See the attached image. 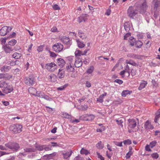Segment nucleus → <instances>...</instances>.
Returning a JSON list of instances; mask_svg holds the SVG:
<instances>
[{
  "label": "nucleus",
  "instance_id": "f257e3e1",
  "mask_svg": "<svg viewBox=\"0 0 160 160\" xmlns=\"http://www.w3.org/2000/svg\"><path fill=\"white\" fill-rule=\"evenodd\" d=\"M135 7L139 13L143 14L147 10L148 5L146 0H139L135 4Z\"/></svg>",
  "mask_w": 160,
  "mask_h": 160
},
{
  "label": "nucleus",
  "instance_id": "f03ea898",
  "mask_svg": "<svg viewBox=\"0 0 160 160\" xmlns=\"http://www.w3.org/2000/svg\"><path fill=\"white\" fill-rule=\"evenodd\" d=\"M36 79L35 76L33 74H31L28 77H25L23 78L24 83L27 86L32 87L36 83Z\"/></svg>",
  "mask_w": 160,
  "mask_h": 160
},
{
  "label": "nucleus",
  "instance_id": "7ed1b4c3",
  "mask_svg": "<svg viewBox=\"0 0 160 160\" xmlns=\"http://www.w3.org/2000/svg\"><path fill=\"white\" fill-rule=\"evenodd\" d=\"M22 126L19 124H12L10 126L9 130L14 134L20 133L22 131Z\"/></svg>",
  "mask_w": 160,
  "mask_h": 160
},
{
  "label": "nucleus",
  "instance_id": "20e7f679",
  "mask_svg": "<svg viewBox=\"0 0 160 160\" xmlns=\"http://www.w3.org/2000/svg\"><path fill=\"white\" fill-rule=\"evenodd\" d=\"M5 146L14 151H17L20 148L19 145L15 142H9L5 144Z\"/></svg>",
  "mask_w": 160,
  "mask_h": 160
},
{
  "label": "nucleus",
  "instance_id": "39448f33",
  "mask_svg": "<svg viewBox=\"0 0 160 160\" xmlns=\"http://www.w3.org/2000/svg\"><path fill=\"white\" fill-rule=\"evenodd\" d=\"M53 50L56 52L59 53L62 52L64 49V46L61 43H56L52 46Z\"/></svg>",
  "mask_w": 160,
  "mask_h": 160
},
{
  "label": "nucleus",
  "instance_id": "423d86ee",
  "mask_svg": "<svg viewBox=\"0 0 160 160\" xmlns=\"http://www.w3.org/2000/svg\"><path fill=\"white\" fill-rule=\"evenodd\" d=\"M61 41L67 46V48H69L72 44L71 40L68 37L63 36L60 38Z\"/></svg>",
  "mask_w": 160,
  "mask_h": 160
},
{
  "label": "nucleus",
  "instance_id": "0eeeda50",
  "mask_svg": "<svg viewBox=\"0 0 160 160\" xmlns=\"http://www.w3.org/2000/svg\"><path fill=\"white\" fill-rule=\"evenodd\" d=\"M138 12L136 8L134 9L131 6L128 9L127 13L130 18H133L138 14Z\"/></svg>",
  "mask_w": 160,
  "mask_h": 160
},
{
  "label": "nucleus",
  "instance_id": "6e6552de",
  "mask_svg": "<svg viewBox=\"0 0 160 160\" xmlns=\"http://www.w3.org/2000/svg\"><path fill=\"white\" fill-rule=\"evenodd\" d=\"M57 68V65L54 62L48 63L45 65V69L50 72L54 71Z\"/></svg>",
  "mask_w": 160,
  "mask_h": 160
},
{
  "label": "nucleus",
  "instance_id": "1a4fd4ad",
  "mask_svg": "<svg viewBox=\"0 0 160 160\" xmlns=\"http://www.w3.org/2000/svg\"><path fill=\"white\" fill-rule=\"evenodd\" d=\"M12 29V28L11 27L4 26L0 29V34L1 36H4L10 32Z\"/></svg>",
  "mask_w": 160,
  "mask_h": 160
},
{
  "label": "nucleus",
  "instance_id": "9d476101",
  "mask_svg": "<svg viewBox=\"0 0 160 160\" xmlns=\"http://www.w3.org/2000/svg\"><path fill=\"white\" fill-rule=\"evenodd\" d=\"M128 126L130 128L133 129L136 127L137 125V122L135 120L129 119L128 120Z\"/></svg>",
  "mask_w": 160,
  "mask_h": 160
},
{
  "label": "nucleus",
  "instance_id": "9b49d317",
  "mask_svg": "<svg viewBox=\"0 0 160 160\" xmlns=\"http://www.w3.org/2000/svg\"><path fill=\"white\" fill-rule=\"evenodd\" d=\"M6 85L7 86L6 87H4V88L2 90L3 93L8 94L13 90V89L12 85L7 84Z\"/></svg>",
  "mask_w": 160,
  "mask_h": 160
},
{
  "label": "nucleus",
  "instance_id": "f8f14e48",
  "mask_svg": "<svg viewBox=\"0 0 160 160\" xmlns=\"http://www.w3.org/2000/svg\"><path fill=\"white\" fill-rule=\"evenodd\" d=\"M152 3L153 10H160V0H153Z\"/></svg>",
  "mask_w": 160,
  "mask_h": 160
},
{
  "label": "nucleus",
  "instance_id": "ddd939ff",
  "mask_svg": "<svg viewBox=\"0 0 160 160\" xmlns=\"http://www.w3.org/2000/svg\"><path fill=\"white\" fill-rule=\"evenodd\" d=\"M88 15L87 14H82L78 18V21L79 23L84 22L88 19Z\"/></svg>",
  "mask_w": 160,
  "mask_h": 160
},
{
  "label": "nucleus",
  "instance_id": "4468645a",
  "mask_svg": "<svg viewBox=\"0 0 160 160\" xmlns=\"http://www.w3.org/2000/svg\"><path fill=\"white\" fill-rule=\"evenodd\" d=\"M74 64L76 68L80 67L82 64V59L79 57L77 58L76 59V61Z\"/></svg>",
  "mask_w": 160,
  "mask_h": 160
},
{
  "label": "nucleus",
  "instance_id": "2eb2a0df",
  "mask_svg": "<svg viewBox=\"0 0 160 160\" xmlns=\"http://www.w3.org/2000/svg\"><path fill=\"white\" fill-rule=\"evenodd\" d=\"M4 50L6 53H10L13 50V49L12 47L8 44H6L3 47Z\"/></svg>",
  "mask_w": 160,
  "mask_h": 160
},
{
  "label": "nucleus",
  "instance_id": "dca6fc26",
  "mask_svg": "<svg viewBox=\"0 0 160 160\" xmlns=\"http://www.w3.org/2000/svg\"><path fill=\"white\" fill-rule=\"evenodd\" d=\"M57 61L58 65L61 67H63L66 63V62L64 60L61 58L58 59H57Z\"/></svg>",
  "mask_w": 160,
  "mask_h": 160
},
{
  "label": "nucleus",
  "instance_id": "f3484780",
  "mask_svg": "<svg viewBox=\"0 0 160 160\" xmlns=\"http://www.w3.org/2000/svg\"><path fill=\"white\" fill-rule=\"evenodd\" d=\"M72 152L71 150H70L67 151L66 152H63L62 153V155L63 156V158L65 159H67L68 158H69L71 155Z\"/></svg>",
  "mask_w": 160,
  "mask_h": 160
},
{
  "label": "nucleus",
  "instance_id": "a211bd4d",
  "mask_svg": "<svg viewBox=\"0 0 160 160\" xmlns=\"http://www.w3.org/2000/svg\"><path fill=\"white\" fill-rule=\"evenodd\" d=\"M144 128L147 130L152 129L153 128L151 124V122L149 120H147L145 122L144 124Z\"/></svg>",
  "mask_w": 160,
  "mask_h": 160
},
{
  "label": "nucleus",
  "instance_id": "6ab92c4d",
  "mask_svg": "<svg viewBox=\"0 0 160 160\" xmlns=\"http://www.w3.org/2000/svg\"><path fill=\"white\" fill-rule=\"evenodd\" d=\"M28 91L30 92L32 91H34L35 92H36V94H35L34 93H32V92H31V93L32 94V95L38 96L39 97V93L41 92H39L37 91L36 89L35 88H29Z\"/></svg>",
  "mask_w": 160,
  "mask_h": 160
},
{
  "label": "nucleus",
  "instance_id": "aec40b11",
  "mask_svg": "<svg viewBox=\"0 0 160 160\" xmlns=\"http://www.w3.org/2000/svg\"><path fill=\"white\" fill-rule=\"evenodd\" d=\"M66 69L68 72H72L74 71V68L71 63L67 64Z\"/></svg>",
  "mask_w": 160,
  "mask_h": 160
},
{
  "label": "nucleus",
  "instance_id": "412c9836",
  "mask_svg": "<svg viewBox=\"0 0 160 160\" xmlns=\"http://www.w3.org/2000/svg\"><path fill=\"white\" fill-rule=\"evenodd\" d=\"M11 69V67L10 66H4L1 68L0 70L2 72H8Z\"/></svg>",
  "mask_w": 160,
  "mask_h": 160
},
{
  "label": "nucleus",
  "instance_id": "4be33fe9",
  "mask_svg": "<svg viewBox=\"0 0 160 160\" xmlns=\"http://www.w3.org/2000/svg\"><path fill=\"white\" fill-rule=\"evenodd\" d=\"M65 76L64 71L62 69H59V72L58 74V77L59 78H63Z\"/></svg>",
  "mask_w": 160,
  "mask_h": 160
},
{
  "label": "nucleus",
  "instance_id": "5701e85b",
  "mask_svg": "<svg viewBox=\"0 0 160 160\" xmlns=\"http://www.w3.org/2000/svg\"><path fill=\"white\" fill-rule=\"evenodd\" d=\"M127 57L128 58H132L135 59H139L140 57L138 54H134L133 53H129L127 55Z\"/></svg>",
  "mask_w": 160,
  "mask_h": 160
},
{
  "label": "nucleus",
  "instance_id": "b1692460",
  "mask_svg": "<svg viewBox=\"0 0 160 160\" xmlns=\"http://www.w3.org/2000/svg\"><path fill=\"white\" fill-rule=\"evenodd\" d=\"M147 83H148L147 81H142V82H141L140 86L138 88V89L139 90H142V89L145 88Z\"/></svg>",
  "mask_w": 160,
  "mask_h": 160
},
{
  "label": "nucleus",
  "instance_id": "393cba45",
  "mask_svg": "<svg viewBox=\"0 0 160 160\" xmlns=\"http://www.w3.org/2000/svg\"><path fill=\"white\" fill-rule=\"evenodd\" d=\"M78 34L79 36L82 39H86L87 38L86 35L83 33L81 30H79L78 31Z\"/></svg>",
  "mask_w": 160,
  "mask_h": 160
},
{
  "label": "nucleus",
  "instance_id": "a878e982",
  "mask_svg": "<svg viewBox=\"0 0 160 160\" xmlns=\"http://www.w3.org/2000/svg\"><path fill=\"white\" fill-rule=\"evenodd\" d=\"M22 56V54L21 53H18L17 52H15L12 55V58L16 59H19Z\"/></svg>",
  "mask_w": 160,
  "mask_h": 160
},
{
  "label": "nucleus",
  "instance_id": "bb28decb",
  "mask_svg": "<svg viewBox=\"0 0 160 160\" xmlns=\"http://www.w3.org/2000/svg\"><path fill=\"white\" fill-rule=\"evenodd\" d=\"M76 41L77 43L78 46L79 48H82L84 47L85 46V44L81 42L79 40L76 39Z\"/></svg>",
  "mask_w": 160,
  "mask_h": 160
},
{
  "label": "nucleus",
  "instance_id": "cd10ccee",
  "mask_svg": "<svg viewBox=\"0 0 160 160\" xmlns=\"http://www.w3.org/2000/svg\"><path fill=\"white\" fill-rule=\"evenodd\" d=\"M86 118L88 117V119L86 120L88 121H92L95 118V116L94 115L92 114H86Z\"/></svg>",
  "mask_w": 160,
  "mask_h": 160
},
{
  "label": "nucleus",
  "instance_id": "c85d7f7f",
  "mask_svg": "<svg viewBox=\"0 0 160 160\" xmlns=\"http://www.w3.org/2000/svg\"><path fill=\"white\" fill-rule=\"evenodd\" d=\"M82 51L77 49L75 52V54L76 57H79L82 55Z\"/></svg>",
  "mask_w": 160,
  "mask_h": 160
},
{
  "label": "nucleus",
  "instance_id": "c756f323",
  "mask_svg": "<svg viewBox=\"0 0 160 160\" xmlns=\"http://www.w3.org/2000/svg\"><path fill=\"white\" fill-rule=\"evenodd\" d=\"M126 63L133 66H138L137 64L132 60H130L129 61L127 60L126 61Z\"/></svg>",
  "mask_w": 160,
  "mask_h": 160
},
{
  "label": "nucleus",
  "instance_id": "7c9ffc66",
  "mask_svg": "<svg viewBox=\"0 0 160 160\" xmlns=\"http://www.w3.org/2000/svg\"><path fill=\"white\" fill-rule=\"evenodd\" d=\"M17 42V41L16 40L14 39H12L8 42V44L11 47L15 45Z\"/></svg>",
  "mask_w": 160,
  "mask_h": 160
},
{
  "label": "nucleus",
  "instance_id": "2f4dec72",
  "mask_svg": "<svg viewBox=\"0 0 160 160\" xmlns=\"http://www.w3.org/2000/svg\"><path fill=\"white\" fill-rule=\"evenodd\" d=\"M62 117L64 118H70L71 117V116L69 114L65 112H62Z\"/></svg>",
  "mask_w": 160,
  "mask_h": 160
},
{
  "label": "nucleus",
  "instance_id": "473e14b6",
  "mask_svg": "<svg viewBox=\"0 0 160 160\" xmlns=\"http://www.w3.org/2000/svg\"><path fill=\"white\" fill-rule=\"evenodd\" d=\"M132 92V91L129 90H124L122 93V96L123 97H125L128 94H130Z\"/></svg>",
  "mask_w": 160,
  "mask_h": 160
},
{
  "label": "nucleus",
  "instance_id": "72a5a7b5",
  "mask_svg": "<svg viewBox=\"0 0 160 160\" xmlns=\"http://www.w3.org/2000/svg\"><path fill=\"white\" fill-rule=\"evenodd\" d=\"M52 149L51 145L50 144L44 145V150L45 151L51 150Z\"/></svg>",
  "mask_w": 160,
  "mask_h": 160
},
{
  "label": "nucleus",
  "instance_id": "f704fd0d",
  "mask_svg": "<svg viewBox=\"0 0 160 160\" xmlns=\"http://www.w3.org/2000/svg\"><path fill=\"white\" fill-rule=\"evenodd\" d=\"M142 42L140 40H138L136 42L135 45L136 47L138 48H140L142 45Z\"/></svg>",
  "mask_w": 160,
  "mask_h": 160
},
{
  "label": "nucleus",
  "instance_id": "c9c22d12",
  "mask_svg": "<svg viewBox=\"0 0 160 160\" xmlns=\"http://www.w3.org/2000/svg\"><path fill=\"white\" fill-rule=\"evenodd\" d=\"M115 121L117 122V124L119 126L122 127L123 126L122 124L123 122V120L122 119H115Z\"/></svg>",
  "mask_w": 160,
  "mask_h": 160
},
{
  "label": "nucleus",
  "instance_id": "e433bc0d",
  "mask_svg": "<svg viewBox=\"0 0 160 160\" xmlns=\"http://www.w3.org/2000/svg\"><path fill=\"white\" fill-rule=\"evenodd\" d=\"M24 150L26 152H33L35 151V149L33 148H26Z\"/></svg>",
  "mask_w": 160,
  "mask_h": 160
},
{
  "label": "nucleus",
  "instance_id": "4c0bfd02",
  "mask_svg": "<svg viewBox=\"0 0 160 160\" xmlns=\"http://www.w3.org/2000/svg\"><path fill=\"white\" fill-rule=\"evenodd\" d=\"M96 147L99 149H102L103 148V145L102 143V142L100 141L96 144Z\"/></svg>",
  "mask_w": 160,
  "mask_h": 160
},
{
  "label": "nucleus",
  "instance_id": "58836bf2",
  "mask_svg": "<svg viewBox=\"0 0 160 160\" xmlns=\"http://www.w3.org/2000/svg\"><path fill=\"white\" fill-rule=\"evenodd\" d=\"M89 153V152L88 150L84 149L83 148H82L80 151V153L81 154H84L86 155Z\"/></svg>",
  "mask_w": 160,
  "mask_h": 160
},
{
  "label": "nucleus",
  "instance_id": "ea45409f",
  "mask_svg": "<svg viewBox=\"0 0 160 160\" xmlns=\"http://www.w3.org/2000/svg\"><path fill=\"white\" fill-rule=\"evenodd\" d=\"M37 150L41 151L44 150V145H38L35 146Z\"/></svg>",
  "mask_w": 160,
  "mask_h": 160
},
{
  "label": "nucleus",
  "instance_id": "a19ab883",
  "mask_svg": "<svg viewBox=\"0 0 160 160\" xmlns=\"http://www.w3.org/2000/svg\"><path fill=\"white\" fill-rule=\"evenodd\" d=\"M160 11V10H153V12L154 13L153 16L155 18H157L158 17L159 15V12Z\"/></svg>",
  "mask_w": 160,
  "mask_h": 160
},
{
  "label": "nucleus",
  "instance_id": "79ce46f5",
  "mask_svg": "<svg viewBox=\"0 0 160 160\" xmlns=\"http://www.w3.org/2000/svg\"><path fill=\"white\" fill-rule=\"evenodd\" d=\"M94 69V68L93 66H91L88 69L86 72L87 73L90 74L92 73Z\"/></svg>",
  "mask_w": 160,
  "mask_h": 160
},
{
  "label": "nucleus",
  "instance_id": "37998d69",
  "mask_svg": "<svg viewBox=\"0 0 160 160\" xmlns=\"http://www.w3.org/2000/svg\"><path fill=\"white\" fill-rule=\"evenodd\" d=\"M129 42L130 45L132 46H133L135 42V39L132 37H131L130 39Z\"/></svg>",
  "mask_w": 160,
  "mask_h": 160
},
{
  "label": "nucleus",
  "instance_id": "c03bdc74",
  "mask_svg": "<svg viewBox=\"0 0 160 160\" xmlns=\"http://www.w3.org/2000/svg\"><path fill=\"white\" fill-rule=\"evenodd\" d=\"M126 73H127L128 74V76L130 75V68L128 65H127L125 67V69L124 70Z\"/></svg>",
  "mask_w": 160,
  "mask_h": 160
},
{
  "label": "nucleus",
  "instance_id": "a18cd8bd",
  "mask_svg": "<svg viewBox=\"0 0 160 160\" xmlns=\"http://www.w3.org/2000/svg\"><path fill=\"white\" fill-rule=\"evenodd\" d=\"M157 143V142L156 141H152L150 142L149 146L151 148H152L156 146Z\"/></svg>",
  "mask_w": 160,
  "mask_h": 160
},
{
  "label": "nucleus",
  "instance_id": "49530a36",
  "mask_svg": "<svg viewBox=\"0 0 160 160\" xmlns=\"http://www.w3.org/2000/svg\"><path fill=\"white\" fill-rule=\"evenodd\" d=\"M3 78H5L6 79H9L12 78V76L8 74H3Z\"/></svg>",
  "mask_w": 160,
  "mask_h": 160
},
{
  "label": "nucleus",
  "instance_id": "de8ad7c7",
  "mask_svg": "<svg viewBox=\"0 0 160 160\" xmlns=\"http://www.w3.org/2000/svg\"><path fill=\"white\" fill-rule=\"evenodd\" d=\"M156 116L154 118V121L155 122H157L159 118H160V113L158 112L156 113Z\"/></svg>",
  "mask_w": 160,
  "mask_h": 160
},
{
  "label": "nucleus",
  "instance_id": "09e8293b",
  "mask_svg": "<svg viewBox=\"0 0 160 160\" xmlns=\"http://www.w3.org/2000/svg\"><path fill=\"white\" fill-rule=\"evenodd\" d=\"M151 156L152 158L154 159H157L159 157L158 154L156 152L152 154Z\"/></svg>",
  "mask_w": 160,
  "mask_h": 160
},
{
  "label": "nucleus",
  "instance_id": "8fccbe9b",
  "mask_svg": "<svg viewBox=\"0 0 160 160\" xmlns=\"http://www.w3.org/2000/svg\"><path fill=\"white\" fill-rule=\"evenodd\" d=\"M123 143L124 145H130L131 144V141L129 139L123 141Z\"/></svg>",
  "mask_w": 160,
  "mask_h": 160
},
{
  "label": "nucleus",
  "instance_id": "3c124183",
  "mask_svg": "<svg viewBox=\"0 0 160 160\" xmlns=\"http://www.w3.org/2000/svg\"><path fill=\"white\" fill-rule=\"evenodd\" d=\"M48 51L50 54V56L53 58H55L57 56V54L53 52H51L49 50H48Z\"/></svg>",
  "mask_w": 160,
  "mask_h": 160
},
{
  "label": "nucleus",
  "instance_id": "603ef678",
  "mask_svg": "<svg viewBox=\"0 0 160 160\" xmlns=\"http://www.w3.org/2000/svg\"><path fill=\"white\" fill-rule=\"evenodd\" d=\"M8 37L2 38H1V39H0V41L1 42V44L2 45L4 44L6 42V40H7V39H8Z\"/></svg>",
  "mask_w": 160,
  "mask_h": 160
},
{
  "label": "nucleus",
  "instance_id": "864d4df0",
  "mask_svg": "<svg viewBox=\"0 0 160 160\" xmlns=\"http://www.w3.org/2000/svg\"><path fill=\"white\" fill-rule=\"evenodd\" d=\"M124 28L126 32H128L130 30L129 25L127 23L125 24L124 25Z\"/></svg>",
  "mask_w": 160,
  "mask_h": 160
},
{
  "label": "nucleus",
  "instance_id": "5fc2aeb1",
  "mask_svg": "<svg viewBox=\"0 0 160 160\" xmlns=\"http://www.w3.org/2000/svg\"><path fill=\"white\" fill-rule=\"evenodd\" d=\"M44 99L49 101H51L52 100V99L49 97L47 95L45 94L44 95V97L43 98Z\"/></svg>",
  "mask_w": 160,
  "mask_h": 160
},
{
  "label": "nucleus",
  "instance_id": "6e6d98bb",
  "mask_svg": "<svg viewBox=\"0 0 160 160\" xmlns=\"http://www.w3.org/2000/svg\"><path fill=\"white\" fill-rule=\"evenodd\" d=\"M103 98L100 95L99 98H97V101L100 103H102L103 101Z\"/></svg>",
  "mask_w": 160,
  "mask_h": 160
},
{
  "label": "nucleus",
  "instance_id": "4d7b16f0",
  "mask_svg": "<svg viewBox=\"0 0 160 160\" xmlns=\"http://www.w3.org/2000/svg\"><path fill=\"white\" fill-rule=\"evenodd\" d=\"M53 9L55 10H59L60 9V7L57 4H54L52 7Z\"/></svg>",
  "mask_w": 160,
  "mask_h": 160
},
{
  "label": "nucleus",
  "instance_id": "13d9d810",
  "mask_svg": "<svg viewBox=\"0 0 160 160\" xmlns=\"http://www.w3.org/2000/svg\"><path fill=\"white\" fill-rule=\"evenodd\" d=\"M73 57H68L67 58L68 62V64H70V63L71 64V63L72 62V61H73Z\"/></svg>",
  "mask_w": 160,
  "mask_h": 160
},
{
  "label": "nucleus",
  "instance_id": "bf43d9fd",
  "mask_svg": "<svg viewBox=\"0 0 160 160\" xmlns=\"http://www.w3.org/2000/svg\"><path fill=\"white\" fill-rule=\"evenodd\" d=\"M131 33L130 32L127 33L124 36V39L127 40L128 39V38L129 37L131 36Z\"/></svg>",
  "mask_w": 160,
  "mask_h": 160
},
{
  "label": "nucleus",
  "instance_id": "052dcab7",
  "mask_svg": "<svg viewBox=\"0 0 160 160\" xmlns=\"http://www.w3.org/2000/svg\"><path fill=\"white\" fill-rule=\"evenodd\" d=\"M67 85H65L64 86H61L60 87L58 88L57 89L58 90L62 91L64 90L66 87Z\"/></svg>",
  "mask_w": 160,
  "mask_h": 160
},
{
  "label": "nucleus",
  "instance_id": "680f3d73",
  "mask_svg": "<svg viewBox=\"0 0 160 160\" xmlns=\"http://www.w3.org/2000/svg\"><path fill=\"white\" fill-rule=\"evenodd\" d=\"M105 130V128L104 126H102L100 128H98L97 129L96 131L97 132H102Z\"/></svg>",
  "mask_w": 160,
  "mask_h": 160
},
{
  "label": "nucleus",
  "instance_id": "e2e57ef3",
  "mask_svg": "<svg viewBox=\"0 0 160 160\" xmlns=\"http://www.w3.org/2000/svg\"><path fill=\"white\" fill-rule=\"evenodd\" d=\"M51 144H52V145H51V146H52V147H57L59 146V145L57 143V142H51Z\"/></svg>",
  "mask_w": 160,
  "mask_h": 160
},
{
  "label": "nucleus",
  "instance_id": "0e129e2a",
  "mask_svg": "<svg viewBox=\"0 0 160 160\" xmlns=\"http://www.w3.org/2000/svg\"><path fill=\"white\" fill-rule=\"evenodd\" d=\"M7 85V83H6L4 81H0V88H2L4 86Z\"/></svg>",
  "mask_w": 160,
  "mask_h": 160
},
{
  "label": "nucleus",
  "instance_id": "69168bd1",
  "mask_svg": "<svg viewBox=\"0 0 160 160\" xmlns=\"http://www.w3.org/2000/svg\"><path fill=\"white\" fill-rule=\"evenodd\" d=\"M114 144L117 146L119 147H122V142H114Z\"/></svg>",
  "mask_w": 160,
  "mask_h": 160
},
{
  "label": "nucleus",
  "instance_id": "338daca9",
  "mask_svg": "<svg viewBox=\"0 0 160 160\" xmlns=\"http://www.w3.org/2000/svg\"><path fill=\"white\" fill-rule=\"evenodd\" d=\"M132 152H128L126 154V158L127 159L129 158L132 155Z\"/></svg>",
  "mask_w": 160,
  "mask_h": 160
},
{
  "label": "nucleus",
  "instance_id": "774afa93",
  "mask_svg": "<svg viewBox=\"0 0 160 160\" xmlns=\"http://www.w3.org/2000/svg\"><path fill=\"white\" fill-rule=\"evenodd\" d=\"M143 15H144L145 18L147 19V18H148L149 17V16L150 15V13L148 12H147V10H146V12Z\"/></svg>",
  "mask_w": 160,
  "mask_h": 160
}]
</instances>
